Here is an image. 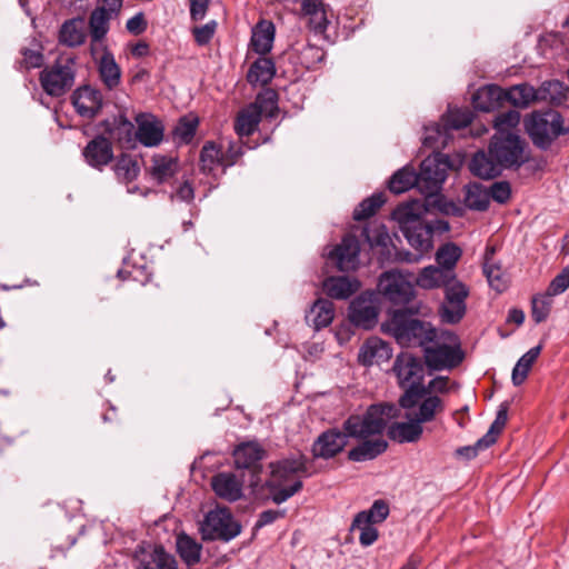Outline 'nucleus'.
<instances>
[{
  "instance_id": "obj_9",
  "label": "nucleus",
  "mask_w": 569,
  "mask_h": 569,
  "mask_svg": "<svg viewBox=\"0 0 569 569\" xmlns=\"http://www.w3.org/2000/svg\"><path fill=\"white\" fill-rule=\"evenodd\" d=\"M413 273L390 270L381 274L379 288L382 295L395 305H406L415 297Z\"/></svg>"
},
{
  "instance_id": "obj_17",
  "label": "nucleus",
  "mask_w": 569,
  "mask_h": 569,
  "mask_svg": "<svg viewBox=\"0 0 569 569\" xmlns=\"http://www.w3.org/2000/svg\"><path fill=\"white\" fill-rule=\"evenodd\" d=\"M348 432L331 429L321 433L312 447L315 457L331 458L343 450L347 445Z\"/></svg>"
},
{
  "instance_id": "obj_16",
  "label": "nucleus",
  "mask_w": 569,
  "mask_h": 569,
  "mask_svg": "<svg viewBox=\"0 0 569 569\" xmlns=\"http://www.w3.org/2000/svg\"><path fill=\"white\" fill-rule=\"evenodd\" d=\"M360 246L355 236H346L341 243L337 246L330 253L329 258L335 260L337 267L341 271L355 270L359 262Z\"/></svg>"
},
{
  "instance_id": "obj_60",
  "label": "nucleus",
  "mask_w": 569,
  "mask_h": 569,
  "mask_svg": "<svg viewBox=\"0 0 569 569\" xmlns=\"http://www.w3.org/2000/svg\"><path fill=\"white\" fill-rule=\"evenodd\" d=\"M551 297H549L547 292L542 296L532 298L531 317L535 322L540 323L548 318L551 310Z\"/></svg>"
},
{
  "instance_id": "obj_14",
  "label": "nucleus",
  "mask_w": 569,
  "mask_h": 569,
  "mask_svg": "<svg viewBox=\"0 0 569 569\" xmlns=\"http://www.w3.org/2000/svg\"><path fill=\"white\" fill-rule=\"evenodd\" d=\"M448 230L449 224L443 220H438L435 227L428 222H420L419 224L411 227L409 230L402 232L408 243L416 250L422 253H428L432 244V236L435 230Z\"/></svg>"
},
{
  "instance_id": "obj_45",
  "label": "nucleus",
  "mask_w": 569,
  "mask_h": 569,
  "mask_svg": "<svg viewBox=\"0 0 569 569\" xmlns=\"http://www.w3.org/2000/svg\"><path fill=\"white\" fill-rule=\"evenodd\" d=\"M201 545L186 533H181L177 537V550L182 560L193 566L200 561Z\"/></svg>"
},
{
  "instance_id": "obj_39",
  "label": "nucleus",
  "mask_w": 569,
  "mask_h": 569,
  "mask_svg": "<svg viewBox=\"0 0 569 569\" xmlns=\"http://www.w3.org/2000/svg\"><path fill=\"white\" fill-rule=\"evenodd\" d=\"M86 29L83 19H71L66 21L61 29L59 39L60 42L68 47H78L86 40Z\"/></svg>"
},
{
  "instance_id": "obj_58",
  "label": "nucleus",
  "mask_w": 569,
  "mask_h": 569,
  "mask_svg": "<svg viewBox=\"0 0 569 569\" xmlns=\"http://www.w3.org/2000/svg\"><path fill=\"white\" fill-rule=\"evenodd\" d=\"M520 122V113L517 110H509L498 114L495 119V134H515L511 130Z\"/></svg>"
},
{
  "instance_id": "obj_20",
  "label": "nucleus",
  "mask_w": 569,
  "mask_h": 569,
  "mask_svg": "<svg viewBox=\"0 0 569 569\" xmlns=\"http://www.w3.org/2000/svg\"><path fill=\"white\" fill-rule=\"evenodd\" d=\"M427 211L426 204L420 200H412L399 204L392 212V219L398 223L402 232L422 222Z\"/></svg>"
},
{
  "instance_id": "obj_22",
  "label": "nucleus",
  "mask_w": 569,
  "mask_h": 569,
  "mask_svg": "<svg viewBox=\"0 0 569 569\" xmlns=\"http://www.w3.org/2000/svg\"><path fill=\"white\" fill-rule=\"evenodd\" d=\"M469 169L473 176L486 180L498 177L505 170L503 166L498 163V159L490 153V147L488 151H478L473 154Z\"/></svg>"
},
{
  "instance_id": "obj_64",
  "label": "nucleus",
  "mask_w": 569,
  "mask_h": 569,
  "mask_svg": "<svg viewBox=\"0 0 569 569\" xmlns=\"http://www.w3.org/2000/svg\"><path fill=\"white\" fill-rule=\"evenodd\" d=\"M569 288V266L566 267L549 284L547 295L549 297L558 296Z\"/></svg>"
},
{
  "instance_id": "obj_61",
  "label": "nucleus",
  "mask_w": 569,
  "mask_h": 569,
  "mask_svg": "<svg viewBox=\"0 0 569 569\" xmlns=\"http://www.w3.org/2000/svg\"><path fill=\"white\" fill-rule=\"evenodd\" d=\"M325 58V51L313 44H306L299 53V59L302 66L307 69H313Z\"/></svg>"
},
{
  "instance_id": "obj_35",
  "label": "nucleus",
  "mask_w": 569,
  "mask_h": 569,
  "mask_svg": "<svg viewBox=\"0 0 569 569\" xmlns=\"http://www.w3.org/2000/svg\"><path fill=\"white\" fill-rule=\"evenodd\" d=\"M568 92L565 83L558 80L546 81L538 88V100L556 106L566 104L569 100Z\"/></svg>"
},
{
  "instance_id": "obj_52",
  "label": "nucleus",
  "mask_w": 569,
  "mask_h": 569,
  "mask_svg": "<svg viewBox=\"0 0 569 569\" xmlns=\"http://www.w3.org/2000/svg\"><path fill=\"white\" fill-rule=\"evenodd\" d=\"M250 107H256V111H258L260 118L262 116L269 118L274 117L278 111L276 92L273 90H266L259 93L256 101L251 103Z\"/></svg>"
},
{
  "instance_id": "obj_26",
  "label": "nucleus",
  "mask_w": 569,
  "mask_h": 569,
  "mask_svg": "<svg viewBox=\"0 0 569 569\" xmlns=\"http://www.w3.org/2000/svg\"><path fill=\"white\" fill-rule=\"evenodd\" d=\"M406 409L423 425L432 421L438 415L443 412L445 403L438 396L426 395L413 407Z\"/></svg>"
},
{
  "instance_id": "obj_54",
  "label": "nucleus",
  "mask_w": 569,
  "mask_h": 569,
  "mask_svg": "<svg viewBox=\"0 0 569 569\" xmlns=\"http://www.w3.org/2000/svg\"><path fill=\"white\" fill-rule=\"evenodd\" d=\"M461 256V250L453 243H448L438 249L436 260L442 270L453 271V267Z\"/></svg>"
},
{
  "instance_id": "obj_44",
  "label": "nucleus",
  "mask_w": 569,
  "mask_h": 569,
  "mask_svg": "<svg viewBox=\"0 0 569 569\" xmlns=\"http://www.w3.org/2000/svg\"><path fill=\"white\" fill-rule=\"evenodd\" d=\"M463 202L472 210L483 211L489 206V192L480 183H470L465 188Z\"/></svg>"
},
{
  "instance_id": "obj_34",
  "label": "nucleus",
  "mask_w": 569,
  "mask_h": 569,
  "mask_svg": "<svg viewBox=\"0 0 569 569\" xmlns=\"http://www.w3.org/2000/svg\"><path fill=\"white\" fill-rule=\"evenodd\" d=\"M276 74V67L271 59L262 57L257 59L247 73V80L253 84L266 86Z\"/></svg>"
},
{
  "instance_id": "obj_25",
  "label": "nucleus",
  "mask_w": 569,
  "mask_h": 569,
  "mask_svg": "<svg viewBox=\"0 0 569 569\" xmlns=\"http://www.w3.org/2000/svg\"><path fill=\"white\" fill-rule=\"evenodd\" d=\"M391 358V349L388 343L379 338L368 339L360 348L358 359L363 366L381 363Z\"/></svg>"
},
{
  "instance_id": "obj_5",
  "label": "nucleus",
  "mask_w": 569,
  "mask_h": 569,
  "mask_svg": "<svg viewBox=\"0 0 569 569\" xmlns=\"http://www.w3.org/2000/svg\"><path fill=\"white\" fill-rule=\"evenodd\" d=\"M76 60L72 57L61 56L56 62L40 72V83L43 91L51 97H61L74 83Z\"/></svg>"
},
{
  "instance_id": "obj_10",
  "label": "nucleus",
  "mask_w": 569,
  "mask_h": 569,
  "mask_svg": "<svg viewBox=\"0 0 569 569\" xmlns=\"http://www.w3.org/2000/svg\"><path fill=\"white\" fill-rule=\"evenodd\" d=\"M452 163L447 154L433 152L427 157L420 166V183L422 192L427 196H433L439 191L445 182L448 171L452 169Z\"/></svg>"
},
{
  "instance_id": "obj_28",
  "label": "nucleus",
  "mask_w": 569,
  "mask_h": 569,
  "mask_svg": "<svg viewBox=\"0 0 569 569\" xmlns=\"http://www.w3.org/2000/svg\"><path fill=\"white\" fill-rule=\"evenodd\" d=\"M274 40V26L272 22L262 20L252 29L251 47L259 54H267Z\"/></svg>"
},
{
  "instance_id": "obj_2",
  "label": "nucleus",
  "mask_w": 569,
  "mask_h": 569,
  "mask_svg": "<svg viewBox=\"0 0 569 569\" xmlns=\"http://www.w3.org/2000/svg\"><path fill=\"white\" fill-rule=\"evenodd\" d=\"M270 478L267 488L274 503L280 505L299 492L302 488L301 477L309 476L307 458L298 452L270 463Z\"/></svg>"
},
{
  "instance_id": "obj_27",
  "label": "nucleus",
  "mask_w": 569,
  "mask_h": 569,
  "mask_svg": "<svg viewBox=\"0 0 569 569\" xmlns=\"http://www.w3.org/2000/svg\"><path fill=\"white\" fill-rule=\"evenodd\" d=\"M505 90L496 84L479 88L472 97L475 109L489 112L500 107L505 100Z\"/></svg>"
},
{
  "instance_id": "obj_43",
  "label": "nucleus",
  "mask_w": 569,
  "mask_h": 569,
  "mask_svg": "<svg viewBox=\"0 0 569 569\" xmlns=\"http://www.w3.org/2000/svg\"><path fill=\"white\" fill-rule=\"evenodd\" d=\"M141 562L144 569H177L174 558L167 553L161 546H156L146 552Z\"/></svg>"
},
{
  "instance_id": "obj_1",
  "label": "nucleus",
  "mask_w": 569,
  "mask_h": 569,
  "mask_svg": "<svg viewBox=\"0 0 569 569\" xmlns=\"http://www.w3.org/2000/svg\"><path fill=\"white\" fill-rule=\"evenodd\" d=\"M395 405H372L363 416H351L345 421V430L349 437L363 439L360 445L349 451L352 461L375 459L386 451L388 443L381 437L387 425L399 416Z\"/></svg>"
},
{
  "instance_id": "obj_32",
  "label": "nucleus",
  "mask_w": 569,
  "mask_h": 569,
  "mask_svg": "<svg viewBox=\"0 0 569 569\" xmlns=\"http://www.w3.org/2000/svg\"><path fill=\"white\" fill-rule=\"evenodd\" d=\"M179 170L177 159L172 157L156 154L151 159L148 169L151 177L159 183H163L171 179Z\"/></svg>"
},
{
  "instance_id": "obj_23",
  "label": "nucleus",
  "mask_w": 569,
  "mask_h": 569,
  "mask_svg": "<svg viewBox=\"0 0 569 569\" xmlns=\"http://www.w3.org/2000/svg\"><path fill=\"white\" fill-rule=\"evenodd\" d=\"M415 283L421 289L432 290L440 287L447 288V284L456 280V274L450 270H442L439 267L428 266L420 270L417 277L413 276Z\"/></svg>"
},
{
  "instance_id": "obj_53",
  "label": "nucleus",
  "mask_w": 569,
  "mask_h": 569,
  "mask_svg": "<svg viewBox=\"0 0 569 569\" xmlns=\"http://www.w3.org/2000/svg\"><path fill=\"white\" fill-rule=\"evenodd\" d=\"M389 515V507L383 500H376L369 510L360 511L356 515L357 523H379Z\"/></svg>"
},
{
  "instance_id": "obj_30",
  "label": "nucleus",
  "mask_w": 569,
  "mask_h": 569,
  "mask_svg": "<svg viewBox=\"0 0 569 569\" xmlns=\"http://www.w3.org/2000/svg\"><path fill=\"white\" fill-rule=\"evenodd\" d=\"M415 186L422 192L423 186L420 183V174L409 166H406L395 172L389 181V189L396 194L406 192Z\"/></svg>"
},
{
  "instance_id": "obj_40",
  "label": "nucleus",
  "mask_w": 569,
  "mask_h": 569,
  "mask_svg": "<svg viewBox=\"0 0 569 569\" xmlns=\"http://www.w3.org/2000/svg\"><path fill=\"white\" fill-rule=\"evenodd\" d=\"M234 153L230 160H226L223 151L212 141H208L201 149L200 163L202 171L211 172L218 164H232L234 163Z\"/></svg>"
},
{
  "instance_id": "obj_4",
  "label": "nucleus",
  "mask_w": 569,
  "mask_h": 569,
  "mask_svg": "<svg viewBox=\"0 0 569 569\" xmlns=\"http://www.w3.org/2000/svg\"><path fill=\"white\" fill-rule=\"evenodd\" d=\"M386 327L397 342L403 347L423 346L427 342H432L437 337V332L430 323L409 318L400 310L393 312Z\"/></svg>"
},
{
  "instance_id": "obj_18",
  "label": "nucleus",
  "mask_w": 569,
  "mask_h": 569,
  "mask_svg": "<svg viewBox=\"0 0 569 569\" xmlns=\"http://www.w3.org/2000/svg\"><path fill=\"white\" fill-rule=\"evenodd\" d=\"M406 421L393 422L388 428V437L399 443L417 442L422 433L423 427L413 415L407 410Z\"/></svg>"
},
{
  "instance_id": "obj_19",
  "label": "nucleus",
  "mask_w": 569,
  "mask_h": 569,
  "mask_svg": "<svg viewBox=\"0 0 569 569\" xmlns=\"http://www.w3.org/2000/svg\"><path fill=\"white\" fill-rule=\"evenodd\" d=\"M72 102L80 116L93 118L102 107V94L99 90L84 86L74 91Z\"/></svg>"
},
{
  "instance_id": "obj_31",
  "label": "nucleus",
  "mask_w": 569,
  "mask_h": 569,
  "mask_svg": "<svg viewBox=\"0 0 569 569\" xmlns=\"http://www.w3.org/2000/svg\"><path fill=\"white\" fill-rule=\"evenodd\" d=\"M359 288L357 280L346 276L330 277L323 281V290L335 299H347L352 296Z\"/></svg>"
},
{
  "instance_id": "obj_62",
  "label": "nucleus",
  "mask_w": 569,
  "mask_h": 569,
  "mask_svg": "<svg viewBox=\"0 0 569 569\" xmlns=\"http://www.w3.org/2000/svg\"><path fill=\"white\" fill-rule=\"evenodd\" d=\"M483 272L488 279L489 284L497 290L502 292L507 288V281L503 278V273L498 266L490 264L488 261L483 266Z\"/></svg>"
},
{
  "instance_id": "obj_46",
  "label": "nucleus",
  "mask_w": 569,
  "mask_h": 569,
  "mask_svg": "<svg viewBox=\"0 0 569 569\" xmlns=\"http://www.w3.org/2000/svg\"><path fill=\"white\" fill-rule=\"evenodd\" d=\"M542 347L536 346L531 349H529L516 363L513 370H512V382L515 386H520L526 379L527 376L539 357L541 352Z\"/></svg>"
},
{
  "instance_id": "obj_63",
  "label": "nucleus",
  "mask_w": 569,
  "mask_h": 569,
  "mask_svg": "<svg viewBox=\"0 0 569 569\" xmlns=\"http://www.w3.org/2000/svg\"><path fill=\"white\" fill-rule=\"evenodd\" d=\"M373 523L365 522L357 523V517H355L351 530H359V541L363 547L371 546L378 539V530L372 526Z\"/></svg>"
},
{
  "instance_id": "obj_15",
  "label": "nucleus",
  "mask_w": 569,
  "mask_h": 569,
  "mask_svg": "<svg viewBox=\"0 0 569 569\" xmlns=\"http://www.w3.org/2000/svg\"><path fill=\"white\" fill-rule=\"evenodd\" d=\"M137 130L134 138L144 147H156L163 139L162 122L150 113H140L136 117Z\"/></svg>"
},
{
  "instance_id": "obj_13",
  "label": "nucleus",
  "mask_w": 569,
  "mask_h": 569,
  "mask_svg": "<svg viewBox=\"0 0 569 569\" xmlns=\"http://www.w3.org/2000/svg\"><path fill=\"white\" fill-rule=\"evenodd\" d=\"M378 307L372 293L356 298L349 307V319L357 327L371 329L378 321Z\"/></svg>"
},
{
  "instance_id": "obj_37",
  "label": "nucleus",
  "mask_w": 569,
  "mask_h": 569,
  "mask_svg": "<svg viewBox=\"0 0 569 569\" xmlns=\"http://www.w3.org/2000/svg\"><path fill=\"white\" fill-rule=\"evenodd\" d=\"M335 317V306L330 300L319 299L317 300L309 313L307 315V321L312 322L316 330L329 326Z\"/></svg>"
},
{
  "instance_id": "obj_50",
  "label": "nucleus",
  "mask_w": 569,
  "mask_h": 569,
  "mask_svg": "<svg viewBox=\"0 0 569 569\" xmlns=\"http://www.w3.org/2000/svg\"><path fill=\"white\" fill-rule=\"evenodd\" d=\"M113 170L119 181L128 183L138 177L140 168L136 159L131 156L122 154L118 158Z\"/></svg>"
},
{
  "instance_id": "obj_51",
  "label": "nucleus",
  "mask_w": 569,
  "mask_h": 569,
  "mask_svg": "<svg viewBox=\"0 0 569 569\" xmlns=\"http://www.w3.org/2000/svg\"><path fill=\"white\" fill-rule=\"evenodd\" d=\"M42 50V46L36 40H32L29 46L22 47L20 50L22 56L20 61L21 67L27 70L42 67L44 62Z\"/></svg>"
},
{
  "instance_id": "obj_36",
  "label": "nucleus",
  "mask_w": 569,
  "mask_h": 569,
  "mask_svg": "<svg viewBox=\"0 0 569 569\" xmlns=\"http://www.w3.org/2000/svg\"><path fill=\"white\" fill-rule=\"evenodd\" d=\"M263 457V450L257 442L238 446L233 451L237 468H253Z\"/></svg>"
},
{
  "instance_id": "obj_55",
  "label": "nucleus",
  "mask_w": 569,
  "mask_h": 569,
  "mask_svg": "<svg viewBox=\"0 0 569 569\" xmlns=\"http://www.w3.org/2000/svg\"><path fill=\"white\" fill-rule=\"evenodd\" d=\"M134 133V124L124 116H119L116 118L113 127L110 129V134L114 139L124 143H131L133 141Z\"/></svg>"
},
{
  "instance_id": "obj_59",
  "label": "nucleus",
  "mask_w": 569,
  "mask_h": 569,
  "mask_svg": "<svg viewBox=\"0 0 569 569\" xmlns=\"http://www.w3.org/2000/svg\"><path fill=\"white\" fill-rule=\"evenodd\" d=\"M198 122V118L192 116L181 118L173 130L174 138L183 143L190 142L194 137Z\"/></svg>"
},
{
  "instance_id": "obj_49",
  "label": "nucleus",
  "mask_w": 569,
  "mask_h": 569,
  "mask_svg": "<svg viewBox=\"0 0 569 569\" xmlns=\"http://www.w3.org/2000/svg\"><path fill=\"white\" fill-rule=\"evenodd\" d=\"M450 139L447 128L439 123L425 127L423 146L438 150L445 148Z\"/></svg>"
},
{
  "instance_id": "obj_7",
  "label": "nucleus",
  "mask_w": 569,
  "mask_h": 569,
  "mask_svg": "<svg viewBox=\"0 0 569 569\" xmlns=\"http://www.w3.org/2000/svg\"><path fill=\"white\" fill-rule=\"evenodd\" d=\"M241 531V526L233 519L227 507H216L210 510L200 526L203 540L230 541Z\"/></svg>"
},
{
  "instance_id": "obj_8",
  "label": "nucleus",
  "mask_w": 569,
  "mask_h": 569,
  "mask_svg": "<svg viewBox=\"0 0 569 569\" xmlns=\"http://www.w3.org/2000/svg\"><path fill=\"white\" fill-rule=\"evenodd\" d=\"M489 147L505 169H518L528 161L526 142L518 134H495Z\"/></svg>"
},
{
  "instance_id": "obj_3",
  "label": "nucleus",
  "mask_w": 569,
  "mask_h": 569,
  "mask_svg": "<svg viewBox=\"0 0 569 569\" xmlns=\"http://www.w3.org/2000/svg\"><path fill=\"white\" fill-rule=\"evenodd\" d=\"M392 370L400 387L405 389V393L399 400L400 406L402 408L413 407L428 392L422 385V362L412 355L402 352L396 358Z\"/></svg>"
},
{
  "instance_id": "obj_41",
  "label": "nucleus",
  "mask_w": 569,
  "mask_h": 569,
  "mask_svg": "<svg viewBox=\"0 0 569 569\" xmlns=\"http://www.w3.org/2000/svg\"><path fill=\"white\" fill-rule=\"evenodd\" d=\"M118 17L106 9V7H97L89 17L90 38L104 39L109 31V22Z\"/></svg>"
},
{
  "instance_id": "obj_47",
  "label": "nucleus",
  "mask_w": 569,
  "mask_h": 569,
  "mask_svg": "<svg viewBox=\"0 0 569 569\" xmlns=\"http://www.w3.org/2000/svg\"><path fill=\"white\" fill-rule=\"evenodd\" d=\"M260 120L261 118L259 117L258 111H256V107L248 106L238 113L234 122V130L240 137L250 136L257 129Z\"/></svg>"
},
{
  "instance_id": "obj_24",
  "label": "nucleus",
  "mask_w": 569,
  "mask_h": 569,
  "mask_svg": "<svg viewBox=\"0 0 569 569\" xmlns=\"http://www.w3.org/2000/svg\"><path fill=\"white\" fill-rule=\"evenodd\" d=\"M86 161L93 168L101 169L113 158V151L110 141L104 137H97L91 140L83 149Z\"/></svg>"
},
{
  "instance_id": "obj_29",
  "label": "nucleus",
  "mask_w": 569,
  "mask_h": 569,
  "mask_svg": "<svg viewBox=\"0 0 569 569\" xmlns=\"http://www.w3.org/2000/svg\"><path fill=\"white\" fill-rule=\"evenodd\" d=\"M302 12L307 23L315 32H325L329 21L322 0H303Z\"/></svg>"
},
{
  "instance_id": "obj_33",
  "label": "nucleus",
  "mask_w": 569,
  "mask_h": 569,
  "mask_svg": "<svg viewBox=\"0 0 569 569\" xmlns=\"http://www.w3.org/2000/svg\"><path fill=\"white\" fill-rule=\"evenodd\" d=\"M99 77L102 83L112 90L120 84L121 81V69L114 60L111 52H106L101 56L98 63Z\"/></svg>"
},
{
  "instance_id": "obj_48",
  "label": "nucleus",
  "mask_w": 569,
  "mask_h": 569,
  "mask_svg": "<svg viewBox=\"0 0 569 569\" xmlns=\"http://www.w3.org/2000/svg\"><path fill=\"white\" fill-rule=\"evenodd\" d=\"M508 419V406L502 403L497 412L496 419L490 426L488 432L477 441V447L488 448L497 440L498 435L502 431Z\"/></svg>"
},
{
  "instance_id": "obj_11",
  "label": "nucleus",
  "mask_w": 569,
  "mask_h": 569,
  "mask_svg": "<svg viewBox=\"0 0 569 569\" xmlns=\"http://www.w3.org/2000/svg\"><path fill=\"white\" fill-rule=\"evenodd\" d=\"M468 296V288L457 279L447 284L445 300L439 308L441 321L451 325L458 323L466 313Z\"/></svg>"
},
{
  "instance_id": "obj_21",
  "label": "nucleus",
  "mask_w": 569,
  "mask_h": 569,
  "mask_svg": "<svg viewBox=\"0 0 569 569\" xmlns=\"http://www.w3.org/2000/svg\"><path fill=\"white\" fill-rule=\"evenodd\" d=\"M211 487L219 498L229 502L242 497V481L231 472H219L213 476Z\"/></svg>"
},
{
  "instance_id": "obj_12",
  "label": "nucleus",
  "mask_w": 569,
  "mask_h": 569,
  "mask_svg": "<svg viewBox=\"0 0 569 569\" xmlns=\"http://www.w3.org/2000/svg\"><path fill=\"white\" fill-rule=\"evenodd\" d=\"M450 343H436L425 348L427 366L432 370L452 369L462 361V353L457 345V338L448 335Z\"/></svg>"
},
{
  "instance_id": "obj_6",
  "label": "nucleus",
  "mask_w": 569,
  "mask_h": 569,
  "mask_svg": "<svg viewBox=\"0 0 569 569\" xmlns=\"http://www.w3.org/2000/svg\"><path fill=\"white\" fill-rule=\"evenodd\" d=\"M525 127L532 142L541 149H547L556 138L563 133L561 116L552 109L532 112L525 121Z\"/></svg>"
},
{
  "instance_id": "obj_42",
  "label": "nucleus",
  "mask_w": 569,
  "mask_h": 569,
  "mask_svg": "<svg viewBox=\"0 0 569 569\" xmlns=\"http://www.w3.org/2000/svg\"><path fill=\"white\" fill-rule=\"evenodd\" d=\"M505 94V100L517 108H527L531 102L539 101L538 89L527 83L513 86Z\"/></svg>"
},
{
  "instance_id": "obj_56",
  "label": "nucleus",
  "mask_w": 569,
  "mask_h": 569,
  "mask_svg": "<svg viewBox=\"0 0 569 569\" xmlns=\"http://www.w3.org/2000/svg\"><path fill=\"white\" fill-rule=\"evenodd\" d=\"M472 112L468 109H449L448 113L443 117L445 124L449 132L450 129H461L467 127L472 121Z\"/></svg>"
},
{
  "instance_id": "obj_57",
  "label": "nucleus",
  "mask_w": 569,
  "mask_h": 569,
  "mask_svg": "<svg viewBox=\"0 0 569 569\" xmlns=\"http://www.w3.org/2000/svg\"><path fill=\"white\" fill-rule=\"evenodd\" d=\"M385 198L382 193L373 194L365 199L353 211L355 220H365L376 213V211L383 204Z\"/></svg>"
},
{
  "instance_id": "obj_38",
  "label": "nucleus",
  "mask_w": 569,
  "mask_h": 569,
  "mask_svg": "<svg viewBox=\"0 0 569 569\" xmlns=\"http://www.w3.org/2000/svg\"><path fill=\"white\" fill-rule=\"evenodd\" d=\"M363 234L371 248H380L381 256L391 254V238L385 224L373 222L365 228Z\"/></svg>"
}]
</instances>
